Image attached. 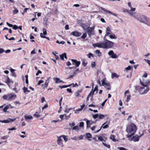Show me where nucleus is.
<instances>
[{
	"label": "nucleus",
	"mask_w": 150,
	"mask_h": 150,
	"mask_svg": "<svg viewBox=\"0 0 150 150\" xmlns=\"http://www.w3.org/2000/svg\"><path fill=\"white\" fill-rule=\"evenodd\" d=\"M87 36V33H85L83 34L82 36H81V38L83 39H84Z\"/></svg>",
	"instance_id": "obj_36"
},
{
	"label": "nucleus",
	"mask_w": 150,
	"mask_h": 150,
	"mask_svg": "<svg viewBox=\"0 0 150 150\" xmlns=\"http://www.w3.org/2000/svg\"><path fill=\"white\" fill-rule=\"evenodd\" d=\"M101 10H102L104 12H105L106 14H107L108 13H110L111 14L115 16H117V15L116 14L114 13L111 12V11H110L108 10H107L103 8H101Z\"/></svg>",
	"instance_id": "obj_19"
},
{
	"label": "nucleus",
	"mask_w": 150,
	"mask_h": 150,
	"mask_svg": "<svg viewBox=\"0 0 150 150\" xmlns=\"http://www.w3.org/2000/svg\"><path fill=\"white\" fill-rule=\"evenodd\" d=\"M8 138V137L7 136H4V137H2L1 139H7Z\"/></svg>",
	"instance_id": "obj_57"
},
{
	"label": "nucleus",
	"mask_w": 150,
	"mask_h": 150,
	"mask_svg": "<svg viewBox=\"0 0 150 150\" xmlns=\"http://www.w3.org/2000/svg\"><path fill=\"white\" fill-rule=\"evenodd\" d=\"M61 138L62 136L58 137L57 143L58 145L60 146L61 147H63L64 146V144L62 141V139Z\"/></svg>",
	"instance_id": "obj_12"
},
{
	"label": "nucleus",
	"mask_w": 150,
	"mask_h": 150,
	"mask_svg": "<svg viewBox=\"0 0 150 150\" xmlns=\"http://www.w3.org/2000/svg\"><path fill=\"white\" fill-rule=\"evenodd\" d=\"M133 135H130L127 136V137L128 138L129 140L130 141H133L134 142H138L139 140V139L141 137V135L138 136L136 135L133 136Z\"/></svg>",
	"instance_id": "obj_3"
},
{
	"label": "nucleus",
	"mask_w": 150,
	"mask_h": 150,
	"mask_svg": "<svg viewBox=\"0 0 150 150\" xmlns=\"http://www.w3.org/2000/svg\"><path fill=\"white\" fill-rule=\"evenodd\" d=\"M87 56L89 58H90L91 57V56L92 57H93V54L91 53H90L89 54H88Z\"/></svg>",
	"instance_id": "obj_49"
},
{
	"label": "nucleus",
	"mask_w": 150,
	"mask_h": 150,
	"mask_svg": "<svg viewBox=\"0 0 150 150\" xmlns=\"http://www.w3.org/2000/svg\"><path fill=\"white\" fill-rule=\"evenodd\" d=\"M94 92H95L93 91V90H92L90 92V93L89 94V95H90L91 96H92V98L93 96V95Z\"/></svg>",
	"instance_id": "obj_44"
},
{
	"label": "nucleus",
	"mask_w": 150,
	"mask_h": 150,
	"mask_svg": "<svg viewBox=\"0 0 150 150\" xmlns=\"http://www.w3.org/2000/svg\"><path fill=\"white\" fill-rule=\"evenodd\" d=\"M119 76L115 73H112L111 75V78L112 79L114 77H115L116 78H118Z\"/></svg>",
	"instance_id": "obj_28"
},
{
	"label": "nucleus",
	"mask_w": 150,
	"mask_h": 150,
	"mask_svg": "<svg viewBox=\"0 0 150 150\" xmlns=\"http://www.w3.org/2000/svg\"><path fill=\"white\" fill-rule=\"evenodd\" d=\"M3 98L5 100H8V94L5 95L3 96Z\"/></svg>",
	"instance_id": "obj_32"
},
{
	"label": "nucleus",
	"mask_w": 150,
	"mask_h": 150,
	"mask_svg": "<svg viewBox=\"0 0 150 150\" xmlns=\"http://www.w3.org/2000/svg\"><path fill=\"white\" fill-rule=\"evenodd\" d=\"M108 54L109 56H110L111 58L113 59H115L117 58V55L116 54H115L112 50L109 51Z\"/></svg>",
	"instance_id": "obj_10"
},
{
	"label": "nucleus",
	"mask_w": 150,
	"mask_h": 150,
	"mask_svg": "<svg viewBox=\"0 0 150 150\" xmlns=\"http://www.w3.org/2000/svg\"><path fill=\"white\" fill-rule=\"evenodd\" d=\"M140 82L141 84L143 86L147 87L150 85V80H148L146 81V82H142L141 80H140Z\"/></svg>",
	"instance_id": "obj_11"
},
{
	"label": "nucleus",
	"mask_w": 150,
	"mask_h": 150,
	"mask_svg": "<svg viewBox=\"0 0 150 150\" xmlns=\"http://www.w3.org/2000/svg\"><path fill=\"white\" fill-rule=\"evenodd\" d=\"M41 73H42V72L38 70V71L36 73V75L37 76H38V75L39 74H41Z\"/></svg>",
	"instance_id": "obj_61"
},
{
	"label": "nucleus",
	"mask_w": 150,
	"mask_h": 150,
	"mask_svg": "<svg viewBox=\"0 0 150 150\" xmlns=\"http://www.w3.org/2000/svg\"><path fill=\"white\" fill-rule=\"evenodd\" d=\"M83 125H84V123L83 122H81L80 123V125H79L80 127H83Z\"/></svg>",
	"instance_id": "obj_56"
},
{
	"label": "nucleus",
	"mask_w": 150,
	"mask_h": 150,
	"mask_svg": "<svg viewBox=\"0 0 150 150\" xmlns=\"http://www.w3.org/2000/svg\"><path fill=\"white\" fill-rule=\"evenodd\" d=\"M99 114H96L93 115V117L94 119H96L98 117Z\"/></svg>",
	"instance_id": "obj_50"
},
{
	"label": "nucleus",
	"mask_w": 150,
	"mask_h": 150,
	"mask_svg": "<svg viewBox=\"0 0 150 150\" xmlns=\"http://www.w3.org/2000/svg\"><path fill=\"white\" fill-rule=\"evenodd\" d=\"M112 32L110 28L109 27H107L106 30V34L103 38V40H105L106 37L112 34Z\"/></svg>",
	"instance_id": "obj_7"
},
{
	"label": "nucleus",
	"mask_w": 150,
	"mask_h": 150,
	"mask_svg": "<svg viewBox=\"0 0 150 150\" xmlns=\"http://www.w3.org/2000/svg\"><path fill=\"white\" fill-rule=\"evenodd\" d=\"M72 108H66L64 112L65 113H68L69 112V111L71 110Z\"/></svg>",
	"instance_id": "obj_43"
},
{
	"label": "nucleus",
	"mask_w": 150,
	"mask_h": 150,
	"mask_svg": "<svg viewBox=\"0 0 150 150\" xmlns=\"http://www.w3.org/2000/svg\"><path fill=\"white\" fill-rule=\"evenodd\" d=\"M11 82V80L8 77H7L6 81V83H9Z\"/></svg>",
	"instance_id": "obj_47"
},
{
	"label": "nucleus",
	"mask_w": 150,
	"mask_h": 150,
	"mask_svg": "<svg viewBox=\"0 0 150 150\" xmlns=\"http://www.w3.org/2000/svg\"><path fill=\"white\" fill-rule=\"evenodd\" d=\"M71 113H70L69 115H67V114H65L64 115H60L59 116V118L61 119L62 120L63 119V117L64 116H65L64 118L65 119H67L69 118L70 117V115H71Z\"/></svg>",
	"instance_id": "obj_18"
},
{
	"label": "nucleus",
	"mask_w": 150,
	"mask_h": 150,
	"mask_svg": "<svg viewBox=\"0 0 150 150\" xmlns=\"http://www.w3.org/2000/svg\"><path fill=\"white\" fill-rule=\"evenodd\" d=\"M81 92V91H77L75 93V96H78L79 95V93Z\"/></svg>",
	"instance_id": "obj_51"
},
{
	"label": "nucleus",
	"mask_w": 150,
	"mask_h": 150,
	"mask_svg": "<svg viewBox=\"0 0 150 150\" xmlns=\"http://www.w3.org/2000/svg\"><path fill=\"white\" fill-rule=\"evenodd\" d=\"M16 98V95L14 93L8 94V100L10 101L11 100L14 99Z\"/></svg>",
	"instance_id": "obj_13"
},
{
	"label": "nucleus",
	"mask_w": 150,
	"mask_h": 150,
	"mask_svg": "<svg viewBox=\"0 0 150 150\" xmlns=\"http://www.w3.org/2000/svg\"><path fill=\"white\" fill-rule=\"evenodd\" d=\"M70 71H69V69L68 68H65V73L67 74H69L70 73Z\"/></svg>",
	"instance_id": "obj_41"
},
{
	"label": "nucleus",
	"mask_w": 150,
	"mask_h": 150,
	"mask_svg": "<svg viewBox=\"0 0 150 150\" xmlns=\"http://www.w3.org/2000/svg\"><path fill=\"white\" fill-rule=\"evenodd\" d=\"M95 27L93 26L92 27H89L87 30V32L90 37L91 35H93L94 34V29Z\"/></svg>",
	"instance_id": "obj_6"
},
{
	"label": "nucleus",
	"mask_w": 150,
	"mask_h": 150,
	"mask_svg": "<svg viewBox=\"0 0 150 150\" xmlns=\"http://www.w3.org/2000/svg\"><path fill=\"white\" fill-rule=\"evenodd\" d=\"M86 135L87 139L89 141H91L90 138L92 137V135L90 133H87Z\"/></svg>",
	"instance_id": "obj_23"
},
{
	"label": "nucleus",
	"mask_w": 150,
	"mask_h": 150,
	"mask_svg": "<svg viewBox=\"0 0 150 150\" xmlns=\"http://www.w3.org/2000/svg\"><path fill=\"white\" fill-rule=\"evenodd\" d=\"M131 97V96L130 95H128L127 98V100H126V102L127 103H128V102L129 101V100L130 99V97Z\"/></svg>",
	"instance_id": "obj_38"
},
{
	"label": "nucleus",
	"mask_w": 150,
	"mask_h": 150,
	"mask_svg": "<svg viewBox=\"0 0 150 150\" xmlns=\"http://www.w3.org/2000/svg\"><path fill=\"white\" fill-rule=\"evenodd\" d=\"M62 136V137L64 139V140L66 142L68 140V138H67V136L64 135H62L61 136Z\"/></svg>",
	"instance_id": "obj_34"
},
{
	"label": "nucleus",
	"mask_w": 150,
	"mask_h": 150,
	"mask_svg": "<svg viewBox=\"0 0 150 150\" xmlns=\"http://www.w3.org/2000/svg\"><path fill=\"white\" fill-rule=\"evenodd\" d=\"M16 128L15 127H13L11 128H9L8 130H16Z\"/></svg>",
	"instance_id": "obj_60"
},
{
	"label": "nucleus",
	"mask_w": 150,
	"mask_h": 150,
	"mask_svg": "<svg viewBox=\"0 0 150 150\" xmlns=\"http://www.w3.org/2000/svg\"><path fill=\"white\" fill-rule=\"evenodd\" d=\"M86 123L87 126L90 125L91 124V121L88 120H87Z\"/></svg>",
	"instance_id": "obj_46"
},
{
	"label": "nucleus",
	"mask_w": 150,
	"mask_h": 150,
	"mask_svg": "<svg viewBox=\"0 0 150 150\" xmlns=\"http://www.w3.org/2000/svg\"><path fill=\"white\" fill-rule=\"evenodd\" d=\"M137 130L136 125L132 123L130 125H127L126 129V132L130 135H133Z\"/></svg>",
	"instance_id": "obj_2"
},
{
	"label": "nucleus",
	"mask_w": 150,
	"mask_h": 150,
	"mask_svg": "<svg viewBox=\"0 0 150 150\" xmlns=\"http://www.w3.org/2000/svg\"><path fill=\"white\" fill-rule=\"evenodd\" d=\"M145 23L149 26H150V18H149L147 17Z\"/></svg>",
	"instance_id": "obj_26"
},
{
	"label": "nucleus",
	"mask_w": 150,
	"mask_h": 150,
	"mask_svg": "<svg viewBox=\"0 0 150 150\" xmlns=\"http://www.w3.org/2000/svg\"><path fill=\"white\" fill-rule=\"evenodd\" d=\"M95 62H93L91 63V66L92 67H94L95 66Z\"/></svg>",
	"instance_id": "obj_53"
},
{
	"label": "nucleus",
	"mask_w": 150,
	"mask_h": 150,
	"mask_svg": "<svg viewBox=\"0 0 150 150\" xmlns=\"http://www.w3.org/2000/svg\"><path fill=\"white\" fill-rule=\"evenodd\" d=\"M79 127L78 126H76L73 127V129L74 130H79L80 129Z\"/></svg>",
	"instance_id": "obj_37"
},
{
	"label": "nucleus",
	"mask_w": 150,
	"mask_h": 150,
	"mask_svg": "<svg viewBox=\"0 0 150 150\" xmlns=\"http://www.w3.org/2000/svg\"><path fill=\"white\" fill-rule=\"evenodd\" d=\"M93 91L94 92L96 91V93H97L98 91V86H95V88Z\"/></svg>",
	"instance_id": "obj_52"
},
{
	"label": "nucleus",
	"mask_w": 150,
	"mask_h": 150,
	"mask_svg": "<svg viewBox=\"0 0 150 150\" xmlns=\"http://www.w3.org/2000/svg\"><path fill=\"white\" fill-rule=\"evenodd\" d=\"M44 82V81L42 80H40L39 81V82L38 84V85H40L41 83Z\"/></svg>",
	"instance_id": "obj_58"
},
{
	"label": "nucleus",
	"mask_w": 150,
	"mask_h": 150,
	"mask_svg": "<svg viewBox=\"0 0 150 150\" xmlns=\"http://www.w3.org/2000/svg\"><path fill=\"white\" fill-rule=\"evenodd\" d=\"M56 43L58 44H64L65 43V42L64 41H62L60 42H59L58 40H57Z\"/></svg>",
	"instance_id": "obj_42"
},
{
	"label": "nucleus",
	"mask_w": 150,
	"mask_h": 150,
	"mask_svg": "<svg viewBox=\"0 0 150 150\" xmlns=\"http://www.w3.org/2000/svg\"><path fill=\"white\" fill-rule=\"evenodd\" d=\"M25 120L26 121H28L29 120H32L33 117L31 115H26L24 116Z\"/></svg>",
	"instance_id": "obj_20"
},
{
	"label": "nucleus",
	"mask_w": 150,
	"mask_h": 150,
	"mask_svg": "<svg viewBox=\"0 0 150 150\" xmlns=\"http://www.w3.org/2000/svg\"><path fill=\"white\" fill-rule=\"evenodd\" d=\"M71 84V85H72L73 87H74L76 86H78V85L77 83H75V84L72 83Z\"/></svg>",
	"instance_id": "obj_59"
},
{
	"label": "nucleus",
	"mask_w": 150,
	"mask_h": 150,
	"mask_svg": "<svg viewBox=\"0 0 150 150\" xmlns=\"http://www.w3.org/2000/svg\"><path fill=\"white\" fill-rule=\"evenodd\" d=\"M42 33H41L40 34V37L42 38H46V36H45L47 35V32L46 30L43 28L42 29Z\"/></svg>",
	"instance_id": "obj_15"
},
{
	"label": "nucleus",
	"mask_w": 150,
	"mask_h": 150,
	"mask_svg": "<svg viewBox=\"0 0 150 150\" xmlns=\"http://www.w3.org/2000/svg\"><path fill=\"white\" fill-rule=\"evenodd\" d=\"M72 61V64L73 65H75L76 67H78L80 64V62L76 60L72 59H71Z\"/></svg>",
	"instance_id": "obj_16"
},
{
	"label": "nucleus",
	"mask_w": 150,
	"mask_h": 150,
	"mask_svg": "<svg viewBox=\"0 0 150 150\" xmlns=\"http://www.w3.org/2000/svg\"><path fill=\"white\" fill-rule=\"evenodd\" d=\"M4 51V50L3 48H0V54L3 53Z\"/></svg>",
	"instance_id": "obj_62"
},
{
	"label": "nucleus",
	"mask_w": 150,
	"mask_h": 150,
	"mask_svg": "<svg viewBox=\"0 0 150 150\" xmlns=\"http://www.w3.org/2000/svg\"><path fill=\"white\" fill-rule=\"evenodd\" d=\"M108 37H109L110 39H116L117 38L114 33H112L110 35H109Z\"/></svg>",
	"instance_id": "obj_22"
},
{
	"label": "nucleus",
	"mask_w": 150,
	"mask_h": 150,
	"mask_svg": "<svg viewBox=\"0 0 150 150\" xmlns=\"http://www.w3.org/2000/svg\"><path fill=\"white\" fill-rule=\"evenodd\" d=\"M102 85L103 86H104L108 90H110L111 89L110 84L109 83L106 82L105 80H103L102 81Z\"/></svg>",
	"instance_id": "obj_8"
},
{
	"label": "nucleus",
	"mask_w": 150,
	"mask_h": 150,
	"mask_svg": "<svg viewBox=\"0 0 150 150\" xmlns=\"http://www.w3.org/2000/svg\"><path fill=\"white\" fill-rule=\"evenodd\" d=\"M98 117L99 119H104L105 117H107L108 118H109V116L108 115H99Z\"/></svg>",
	"instance_id": "obj_21"
},
{
	"label": "nucleus",
	"mask_w": 150,
	"mask_h": 150,
	"mask_svg": "<svg viewBox=\"0 0 150 150\" xmlns=\"http://www.w3.org/2000/svg\"><path fill=\"white\" fill-rule=\"evenodd\" d=\"M110 139L113 141L115 142H116L118 141L117 139L115 138V136L112 134L110 136Z\"/></svg>",
	"instance_id": "obj_25"
},
{
	"label": "nucleus",
	"mask_w": 150,
	"mask_h": 150,
	"mask_svg": "<svg viewBox=\"0 0 150 150\" xmlns=\"http://www.w3.org/2000/svg\"><path fill=\"white\" fill-rule=\"evenodd\" d=\"M103 145L105 147L108 148H110V145L107 144L106 143H104L103 142Z\"/></svg>",
	"instance_id": "obj_40"
},
{
	"label": "nucleus",
	"mask_w": 150,
	"mask_h": 150,
	"mask_svg": "<svg viewBox=\"0 0 150 150\" xmlns=\"http://www.w3.org/2000/svg\"><path fill=\"white\" fill-rule=\"evenodd\" d=\"M98 137V139L100 141H102L103 140V137L101 136H97Z\"/></svg>",
	"instance_id": "obj_48"
},
{
	"label": "nucleus",
	"mask_w": 150,
	"mask_h": 150,
	"mask_svg": "<svg viewBox=\"0 0 150 150\" xmlns=\"http://www.w3.org/2000/svg\"><path fill=\"white\" fill-rule=\"evenodd\" d=\"M129 13L130 16H133L135 18H136L137 16V15L135 12H133L129 11Z\"/></svg>",
	"instance_id": "obj_24"
},
{
	"label": "nucleus",
	"mask_w": 150,
	"mask_h": 150,
	"mask_svg": "<svg viewBox=\"0 0 150 150\" xmlns=\"http://www.w3.org/2000/svg\"><path fill=\"white\" fill-rule=\"evenodd\" d=\"M60 58L62 60H64V57L65 59H67V57L66 56V53H64L60 55Z\"/></svg>",
	"instance_id": "obj_27"
},
{
	"label": "nucleus",
	"mask_w": 150,
	"mask_h": 150,
	"mask_svg": "<svg viewBox=\"0 0 150 150\" xmlns=\"http://www.w3.org/2000/svg\"><path fill=\"white\" fill-rule=\"evenodd\" d=\"M53 79L55 81V82L57 83L59 82L60 79L57 78H54Z\"/></svg>",
	"instance_id": "obj_39"
},
{
	"label": "nucleus",
	"mask_w": 150,
	"mask_h": 150,
	"mask_svg": "<svg viewBox=\"0 0 150 150\" xmlns=\"http://www.w3.org/2000/svg\"><path fill=\"white\" fill-rule=\"evenodd\" d=\"M13 29L16 30L18 28V26L16 25H14L13 26Z\"/></svg>",
	"instance_id": "obj_54"
},
{
	"label": "nucleus",
	"mask_w": 150,
	"mask_h": 150,
	"mask_svg": "<svg viewBox=\"0 0 150 150\" xmlns=\"http://www.w3.org/2000/svg\"><path fill=\"white\" fill-rule=\"evenodd\" d=\"M149 87H140L139 89V93L141 94H145L149 90Z\"/></svg>",
	"instance_id": "obj_5"
},
{
	"label": "nucleus",
	"mask_w": 150,
	"mask_h": 150,
	"mask_svg": "<svg viewBox=\"0 0 150 150\" xmlns=\"http://www.w3.org/2000/svg\"><path fill=\"white\" fill-rule=\"evenodd\" d=\"M17 118H14L13 119H11L8 118L6 120H2V122L5 123H9L11 122H13L15 121Z\"/></svg>",
	"instance_id": "obj_9"
},
{
	"label": "nucleus",
	"mask_w": 150,
	"mask_h": 150,
	"mask_svg": "<svg viewBox=\"0 0 150 150\" xmlns=\"http://www.w3.org/2000/svg\"><path fill=\"white\" fill-rule=\"evenodd\" d=\"M95 53L96 54H97L98 56H100L101 55V53L100 51V50H97L95 51Z\"/></svg>",
	"instance_id": "obj_30"
},
{
	"label": "nucleus",
	"mask_w": 150,
	"mask_h": 150,
	"mask_svg": "<svg viewBox=\"0 0 150 150\" xmlns=\"http://www.w3.org/2000/svg\"><path fill=\"white\" fill-rule=\"evenodd\" d=\"M34 116L35 117H40V115L38 113V112H36L34 114Z\"/></svg>",
	"instance_id": "obj_45"
},
{
	"label": "nucleus",
	"mask_w": 150,
	"mask_h": 150,
	"mask_svg": "<svg viewBox=\"0 0 150 150\" xmlns=\"http://www.w3.org/2000/svg\"><path fill=\"white\" fill-rule=\"evenodd\" d=\"M23 92L24 93H26V92L28 93L30 91L28 90V88L25 87H24L23 88Z\"/></svg>",
	"instance_id": "obj_35"
},
{
	"label": "nucleus",
	"mask_w": 150,
	"mask_h": 150,
	"mask_svg": "<svg viewBox=\"0 0 150 150\" xmlns=\"http://www.w3.org/2000/svg\"><path fill=\"white\" fill-rule=\"evenodd\" d=\"M107 121L106 122L103 124L102 125V126H101L100 129L98 131H95L94 132V133H96L98 132H99L101 129L102 127H103V129H105V128H107L108 127H109L108 125V124H105L107 123Z\"/></svg>",
	"instance_id": "obj_14"
},
{
	"label": "nucleus",
	"mask_w": 150,
	"mask_h": 150,
	"mask_svg": "<svg viewBox=\"0 0 150 150\" xmlns=\"http://www.w3.org/2000/svg\"><path fill=\"white\" fill-rule=\"evenodd\" d=\"M131 69V67L130 66H129L128 67L126 68L125 69L126 70H129Z\"/></svg>",
	"instance_id": "obj_64"
},
{
	"label": "nucleus",
	"mask_w": 150,
	"mask_h": 150,
	"mask_svg": "<svg viewBox=\"0 0 150 150\" xmlns=\"http://www.w3.org/2000/svg\"><path fill=\"white\" fill-rule=\"evenodd\" d=\"M145 61L147 62L150 66V60L148 59H145Z\"/></svg>",
	"instance_id": "obj_63"
},
{
	"label": "nucleus",
	"mask_w": 150,
	"mask_h": 150,
	"mask_svg": "<svg viewBox=\"0 0 150 150\" xmlns=\"http://www.w3.org/2000/svg\"><path fill=\"white\" fill-rule=\"evenodd\" d=\"M9 108L8 105H7L5 106L4 108L3 109V111L4 112H6V110H8Z\"/></svg>",
	"instance_id": "obj_33"
},
{
	"label": "nucleus",
	"mask_w": 150,
	"mask_h": 150,
	"mask_svg": "<svg viewBox=\"0 0 150 150\" xmlns=\"http://www.w3.org/2000/svg\"><path fill=\"white\" fill-rule=\"evenodd\" d=\"M70 34L71 35L77 37L80 36L81 35V33L76 31L72 32Z\"/></svg>",
	"instance_id": "obj_17"
},
{
	"label": "nucleus",
	"mask_w": 150,
	"mask_h": 150,
	"mask_svg": "<svg viewBox=\"0 0 150 150\" xmlns=\"http://www.w3.org/2000/svg\"><path fill=\"white\" fill-rule=\"evenodd\" d=\"M146 18V17L144 16L137 14L136 18L140 22L145 23Z\"/></svg>",
	"instance_id": "obj_4"
},
{
	"label": "nucleus",
	"mask_w": 150,
	"mask_h": 150,
	"mask_svg": "<svg viewBox=\"0 0 150 150\" xmlns=\"http://www.w3.org/2000/svg\"><path fill=\"white\" fill-rule=\"evenodd\" d=\"M84 107H85V104H83L81 106V108L77 110H76V111H75V113H77V112H78V111H81L82 110V109Z\"/></svg>",
	"instance_id": "obj_31"
},
{
	"label": "nucleus",
	"mask_w": 150,
	"mask_h": 150,
	"mask_svg": "<svg viewBox=\"0 0 150 150\" xmlns=\"http://www.w3.org/2000/svg\"><path fill=\"white\" fill-rule=\"evenodd\" d=\"M14 10L12 11V13L14 14H17L18 12V10L16 8L14 7Z\"/></svg>",
	"instance_id": "obj_29"
},
{
	"label": "nucleus",
	"mask_w": 150,
	"mask_h": 150,
	"mask_svg": "<svg viewBox=\"0 0 150 150\" xmlns=\"http://www.w3.org/2000/svg\"><path fill=\"white\" fill-rule=\"evenodd\" d=\"M104 42H98L93 45L94 47H97L103 49H110L112 48L114 45V43L111 41L109 40L106 38Z\"/></svg>",
	"instance_id": "obj_1"
},
{
	"label": "nucleus",
	"mask_w": 150,
	"mask_h": 150,
	"mask_svg": "<svg viewBox=\"0 0 150 150\" xmlns=\"http://www.w3.org/2000/svg\"><path fill=\"white\" fill-rule=\"evenodd\" d=\"M71 139L75 140H78V137H74L73 138H72Z\"/></svg>",
	"instance_id": "obj_55"
}]
</instances>
